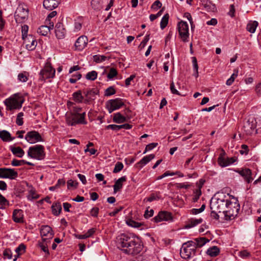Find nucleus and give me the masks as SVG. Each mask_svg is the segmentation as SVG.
Masks as SVG:
<instances>
[{
	"label": "nucleus",
	"mask_w": 261,
	"mask_h": 261,
	"mask_svg": "<svg viewBox=\"0 0 261 261\" xmlns=\"http://www.w3.org/2000/svg\"><path fill=\"white\" fill-rule=\"evenodd\" d=\"M117 246L126 254L136 255L142 250V245L139 239L131 234L120 235L118 238Z\"/></svg>",
	"instance_id": "1"
},
{
	"label": "nucleus",
	"mask_w": 261,
	"mask_h": 261,
	"mask_svg": "<svg viewBox=\"0 0 261 261\" xmlns=\"http://www.w3.org/2000/svg\"><path fill=\"white\" fill-rule=\"evenodd\" d=\"M228 194L226 196L223 193H217L214 198L212 199L210 204H212L213 209L218 210L220 213L222 212L225 217V211L228 202L227 198Z\"/></svg>",
	"instance_id": "2"
},
{
	"label": "nucleus",
	"mask_w": 261,
	"mask_h": 261,
	"mask_svg": "<svg viewBox=\"0 0 261 261\" xmlns=\"http://www.w3.org/2000/svg\"><path fill=\"white\" fill-rule=\"evenodd\" d=\"M233 201L228 199L226 210L225 211V220H230L233 219L239 213L240 210V204L238 200L233 198Z\"/></svg>",
	"instance_id": "3"
},
{
	"label": "nucleus",
	"mask_w": 261,
	"mask_h": 261,
	"mask_svg": "<svg viewBox=\"0 0 261 261\" xmlns=\"http://www.w3.org/2000/svg\"><path fill=\"white\" fill-rule=\"evenodd\" d=\"M28 155L38 160L44 159L45 156L44 146L41 145H36L29 147Z\"/></svg>",
	"instance_id": "4"
},
{
	"label": "nucleus",
	"mask_w": 261,
	"mask_h": 261,
	"mask_svg": "<svg viewBox=\"0 0 261 261\" xmlns=\"http://www.w3.org/2000/svg\"><path fill=\"white\" fill-rule=\"evenodd\" d=\"M192 243V242L189 241L182 244L180 251L182 258L189 259L195 255L196 250Z\"/></svg>",
	"instance_id": "5"
},
{
	"label": "nucleus",
	"mask_w": 261,
	"mask_h": 261,
	"mask_svg": "<svg viewBox=\"0 0 261 261\" xmlns=\"http://www.w3.org/2000/svg\"><path fill=\"white\" fill-rule=\"evenodd\" d=\"M86 113L81 114H72L66 116V122L69 126H74L77 124H86L85 121Z\"/></svg>",
	"instance_id": "6"
},
{
	"label": "nucleus",
	"mask_w": 261,
	"mask_h": 261,
	"mask_svg": "<svg viewBox=\"0 0 261 261\" xmlns=\"http://www.w3.org/2000/svg\"><path fill=\"white\" fill-rule=\"evenodd\" d=\"M55 74V69L51 66L50 64L46 63L39 73V80L44 82L46 79L53 78Z\"/></svg>",
	"instance_id": "7"
},
{
	"label": "nucleus",
	"mask_w": 261,
	"mask_h": 261,
	"mask_svg": "<svg viewBox=\"0 0 261 261\" xmlns=\"http://www.w3.org/2000/svg\"><path fill=\"white\" fill-rule=\"evenodd\" d=\"M177 28L181 39L184 42H187L189 37V25L187 22L181 21L178 23Z\"/></svg>",
	"instance_id": "8"
},
{
	"label": "nucleus",
	"mask_w": 261,
	"mask_h": 261,
	"mask_svg": "<svg viewBox=\"0 0 261 261\" xmlns=\"http://www.w3.org/2000/svg\"><path fill=\"white\" fill-rule=\"evenodd\" d=\"M29 10L22 7H18L14 14L15 20L17 23H22L28 17Z\"/></svg>",
	"instance_id": "9"
},
{
	"label": "nucleus",
	"mask_w": 261,
	"mask_h": 261,
	"mask_svg": "<svg viewBox=\"0 0 261 261\" xmlns=\"http://www.w3.org/2000/svg\"><path fill=\"white\" fill-rule=\"evenodd\" d=\"M23 100L19 101L15 96H11L6 99L4 103L7 106V110H11L13 109H19L21 108Z\"/></svg>",
	"instance_id": "10"
},
{
	"label": "nucleus",
	"mask_w": 261,
	"mask_h": 261,
	"mask_svg": "<svg viewBox=\"0 0 261 261\" xmlns=\"http://www.w3.org/2000/svg\"><path fill=\"white\" fill-rule=\"evenodd\" d=\"M106 105L109 113H111L114 111L118 110L123 106L124 103L122 99L117 98L109 100L107 102Z\"/></svg>",
	"instance_id": "11"
},
{
	"label": "nucleus",
	"mask_w": 261,
	"mask_h": 261,
	"mask_svg": "<svg viewBox=\"0 0 261 261\" xmlns=\"http://www.w3.org/2000/svg\"><path fill=\"white\" fill-rule=\"evenodd\" d=\"M18 177V172L14 169L0 168V178L14 179Z\"/></svg>",
	"instance_id": "12"
},
{
	"label": "nucleus",
	"mask_w": 261,
	"mask_h": 261,
	"mask_svg": "<svg viewBox=\"0 0 261 261\" xmlns=\"http://www.w3.org/2000/svg\"><path fill=\"white\" fill-rule=\"evenodd\" d=\"M40 234L42 240L44 242H49L54 236L52 228L48 225L42 226L40 230Z\"/></svg>",
	"instance_id": "13"
},
{
	"label": "nucleus",
	"mask_w": 261,
	"mask_h": 261,
	"mask_svg": "<svg viewBox=\"0 0 261 261\" xmlns=\"http://www.w3.org/2000/svg\"><path fill=\"white\" fill-rule=\"evenodd\" d=\"M25 139L27 142L31 144L43 141V139L40 134L35 130L28 132L25 136Z\"/></svg>",
	"instance_id": "14"
},
{
	"label": "nucleus",
	"mask_w": 261,
	"mask_h": 261,
	"mask_svg": "<svg viewBox=\"0 0 261 261\" xmlns=\"http://www.w3.org/2000/svg\"><path fill=\"white\" fill-rule=\"evenodd\" d=\"M153 220L156 223L163 221H172V217L171 213L167 211H161L153 218Z\"/></svg>",
	"instance_id": "15"
},
{
	"label": "nucleus",
	"mask_w": 261,
	"mask_h": 261,
	"mask_svg": "<svg viewBox=\"0 0 261 261\" xmlns=\"http://www.w3.org/2000/svg\"><path fill=\"white\" fill-rule=\"evenodd\" d=\"M255 128V124L253 121L247 120L244 124L243 129L247 135L250 136L253 134H256V130Z\"/></svg>",
	"instance_id": "16"
},
{
	"label": "nucleus",
	"mask_w": 261,
	"mask_h": 261,
	"mask_svg": "<svg viewBox=\"0 0 261 261\" xmlns=\"http://www.w3.org/2000/svg\"><path fill=\"white\" fill-rule=\"evenodd\" d=\"M235 171L242 176L244 178V180L247 183H250L253 180L252 177V172L251 170L248 168L242 169L241 170L238 169L235 170Z\"/></svg>",
	"instance_id": "17"
},
{
	"label": "nucleus",
	"mask_w": 261,
	"mask_h": 261,
	"mask_svg": "<svg viewBox=\"0 0 261 261\" xmlns=\"http://www.w3.org/2000/svg\"><path fill=\"white\" fill-rule=\"evenodd\" d=\"M23 40V43L25 45L26 48L29 50H33L35 49L37 42L32 35H29L25 37Z\"/></svg>",
	"instance_id": "18"
},
{
	"label": "nucleus",
	"mask_w": 261,
	"mask_h": 261,
	"mask_svg": "<svg viewBox=\"0 0 261 261\" xmlns=\"http://www.w3.org/2000/svg\"><path fill=\"white\" fill-rule=\"evenodd\" d=\"M236 160L234 158H227L223 157L222 155H220L218 158V164L221 167H225L231 164H232L236 162Z\"/></svg>",
	"instance_id": "19"
},
{
	"label": "nucleus",
	"mask_w": 261,
	"mask_h": 261,
	"mask_svg": "<svg viewBox=\"0 0 261 261\" xmlns=\"http://www.w3.org/2000/svg\"><path fill=\"white\" fill-rule=\"evenodd\" d=\"M88 43V38L85 36H81L78 38L75 42L74 46L76 50H82L85 48Z\"/></svg>",
	"instance_id": "20"
},
{
	"label": "nucleus",
	"mask_w": 261,
	"mask_h": 261,
	"mask_svg": "<svg viewBox=\"0 0 261 261\" xmlns=\"http://www.w3.org/2000/svg\"><path fill=\"white\" fill-rule=\"evenodd\" d=\"M66 30L61 22H58L55 26V34L57 38L59 39L64 38L66 35Z\"/></svg>",
	"instance_id": "21"
},
{
	"label": "nucleus",
	"mask_w": 261,
	"mask_h": 261,
	"mask_svg": "<svg viewBox=\"0 0 261 261\" xmlns=\"http://www.w3.org/2000/svg\"><path fill=\"white\" fill-rule=\"evenodd\" d=\"M47 25L40 26L38 29L37 32L42 36H46L50 32V30L54 28V22H49L46 23Z\"/></svg>",
	"instance_id": "22"
},
{
	"label": "nucleus",
	"mask_w": 261,
	"mask_h": 261,
	"mask_svg": "<svg viewBox=\"0 0 261 261\" xmlns=\"http://www.w3.org/2000/svg\"><path fill=\"white\" fill-rule=\"evenodd\" d=\"M60 2L58 0H44L43 3L44 7L49 10L58 7Z\"/></svg>",
	"instance_id": "23"
},
{
	"label": "nucleus",
	"mask_w": 261,
	"mask_h": 261,
	"mask_svg": "<svg viewBox=\"0 0 261 261\" xmlns=\"http://www.w3.org/2000/svg\"><path fill=\"white\" fill-rule=\"evenodd\" d=\"M12 218L16 223H22L23 222V214L21 210H14L13 212Z\"/></svg>",
	"instance_id": "24"
},
{
	"label": "nucleus",
	"mask_w": 261,
	"mask_h": 261,
	"mask_svg": "<svg viewBox=\"0 0 261 261\" xmlns=\"http://www.w3.org/2000/svg\"><path fill=\"white\" fill-rule=\"evenodd\" d=\"M192 242L193 245L195 247L196 249L197 248H200L204 246L206 243L209 242V240L205 237H201L195 239Z\"/></svg>",
	"instance_id": "25"
},
{
	"label": "nucleus",
	"mask_w": 261,
	"mask_h": 261,
	"mask_svg": "<svg viewBox=\"0 0 261 261\" xmlns=\"http://www.w3.org/2000/svg\"><path fill=\"white\" fill-rule=\"evenodd\" d=\"M99 93L98 90L96 89H86L83 90V94L85 96L91 100L95 99L96 95Z\"/></svg>",
	"instance_id": "26"
},
{
	"label": "nucleus",
	"mask_w": 261,
	"mask_h": 261,
	"mask_svg": "<svg viewBox=\"0 0 261 261\" xmlns=\"http://www.w3.org/2000/svg\"><path fill=\"white\" fill-rule=\"evenodd\" d=\"M155 157L154 154H151L148 155L144 156L139 162L136 164L137 167L140 168L146 165L151 160H152Z\"/></svg>",
	"instance_id": "27"
},
{
	"label": "nucleus",
	"mask_w": 261,
	"mask_h": 261,
	"mask_svg": "<svg viewBox=\"0 0 261 261\" xmlns=\"http://www.w3.org/2000/svg\"><path fill=\"white\" fill-rule=\"evenodd\" d=\"M202 5L205 9L208 12H215L217 10L214 4L208 0H202Z\"/></svg>",
	"instance_id": "28"
},
{
	"label": "nucleus",
	"mask_w": 261,
	"mask_h": 261,
	"mask_svg": "<svg viewBox=\"0 0 261 261\" xmlns=\"http://www.w3.org/2000/svg\"><path fill=\"white\" fill-rule=\"evenodd\" d=\"M126 180V176H124L119 178L116 181L114 185L113 186L114 193H116L122 188L123 185L122 182L125 181Z\"/></svg>",
	"instance_id": "29"
},
{
	"label": "nucleus",
	"mask_w": 261,
	"mask_h": 261,
	"mask_svg": "<svg viewBox=\"0 0 261 261\" xmlns=\"http://www.w3.org/2000/svg\"><path fill=\"white\" fill-rule=\"evenodd\" d=\"M0 138L4 142L12 141L14 138L11 137V134L6 130H0Z\"/></svg>",
	"instance_id": "30"
},
{
	"label": "nucleus",
	"mask_w": 261,
	"mask_h": 261,
	"mask_svg": "<svg viewBox=\"0 0 261 261\" xmlns=\"http://www.w3.org/2000/svg\"><path fill=\"white\" fill-rule=\"evenodd\" d=\"M206 254L211 257L217 256L220 253V249L216 246H214L210 247L206 252Z\"/></svg>",
	"instance_id": "31"
},
{
	"label": "nucleus",
	"mask_w": 261,
	"mask_h": 261,
	"mask_svg": "<svg viewBox=\"0 0 261 261\" xmlns=\"http://www.w3.org/2000/svg\"><path fill=\"white\" fill-rule=\"evenodd\" d=\"M52 213L55 216H58L61 212L62 206L60 202L54 203L51 206Z\"/></svg>",
	"instance_id": "32"
},
{
	"label": "nucleus",
	"mask_w": 261,
	"mask_h": 261,
	"mask_svg": "<svg viewBox=\"0 0 261 261\" xmlns=\"http://www.w3.org/2000/svg\"><path fill=\"white\" fill-rule=\"evenodd\" d=\"M258 24L256 21H250L247 25L246 30L251 33H254Z\"/></svg>",
	"instance_id": "33"
},
{
	"label": "nucleus",
	"mask_w": 261,
	"mask_h": 261,
	"mask_svg": "<svg viewBox=\"0 0 261 261\" xmlns=\"http://www.w3.org/2000/svg\"><path fill=\"white\" fill-rule=\"evenodd\" d=\"M113 122L117 123H121L126 121V118L122 116L120 113H117L114 114L113 118Z\"/></svg>",
	"instance_id": "34"
},
{
	"label": "nucleus",
	"mask_w": 261,
	"mask_h": 261,
	"mask_svg": "<svg viewBox=\"0 0 261 261\" xmlns=\"http://www.w3.org/2000/svg\"><path fill=\"white\" fill-rule=\"evenodd\" d=\"M10 149L13 154L16 155L18 158H22L24 154V151L20 147H11Z\"/></svg>",
	"instance_id": "35"
},
{
	"label": "nucleus",
	"mask_w": 261,
	"mask_h": 261,
	"mask_svg": "<svg viewBox=\"0 0 261 261\" xmlns=\"http://www.w3.org/2000/svg\"><path fill=\"white\" fill-rule=\"evenodd\" d=\"M25 246L23 244H20L15 249V252L17 253V255L14 256V258L13 259V261H16L17 258L22 253H24L25 250Z\"/></svg>",
	"instance_id": "36"
},
{
	"label": "nucleus",
	"mask_w": 261,
	"mask_h": 261,
	"mask_svg": "<svg viewBox=\"0 0 261 261\" xmlns=\"http://www.w3.org/2000/svg\"><path fill=\"white\" fill-rule=\"evenodd\" d=\"M73 100L78 102L81 103L84 99V96L82 95V93L81 90L75 92L72 94Z\"/></svg>",
	"instance_id": "37"
},
{
	"label": "nucleus",
	"mask_w": 261,
	"mask_h": 261,
	"mask_svg": "<svg viewBox=\"0 0 261 261\" xmlns=\"http://www.w3.org/2000/svg\"><path fill=\"white\" fill-rule=\"evenodd\" d=\"M65 184V180L64 179H59L57 183L54 186L50 187L49 190L51 191H53L62 186H64Z\"/></svg>",
	"instance_id": "38"
},
{
	"label": "nucleus",
	"mask_w": 261,
	"mask_h": 261,
	"mask_svg": "<svg viewBox=\"0 0 261 261\" xmlns=\"http://www.w3.org/2000/svg\"><path fill=\"white\" fill-rule=\"evenodd\" d=\"M169 16L168 13L165 14L162 17L161 21L160 22L161 28L164 29L168 24Z\"/></svg>",
	"instance_id": "39"
},
{
	"label": "nucleus",
	"mask_w": 261,
	"mask_h": 261,
	"mask_svg": "<svg viewBox=\"0 0 261 261\" xmlns=\"http://www.w3.org/2000/svg\"><path fill=\"white\" fill-rule=\"evenodd\" d=\"M126 224L131 227L135 228H139L141 226L143 225L142 223L136 222L132 219H128L126 221Z\"/></svg>",
	"instance_id": "40"
},
{
	"label": "nucleus",
	"mask_w": 261,
	"mask_h": 261,
	"mask_svg": "<svg viewBox=\"0 0 261 261\" xmlns=\"http://www.w3.org/2000/svg\"><path fill=\"white\" fill-rule=\"evenodd\" d=\"M210 208L211 210V217L216 220H218L219 219V213H221L218 210H215L213 209L212 205L210 204Z\"/></svg>",
	"instance_id": "41"
},
{
	"label": "nucleus",
	"mask_w": 261,
	"mask_h": 261,
	"mask_svg": "<svg viewBox=\"0 0 261 261\" xmlns=\"http://www.w3.org/2000/svg\"><path fill=\"white\" fill-rule=\"evenodd\" d=\"M97 76V72L93 70L88 72L86 75V78L88 80L94 81L96 79Z\"/></svg>",
	"instance_id": "42"
},
{
	"label": "nucleus",
	"mask_w": 261,
	"mask_h": 261,
	"mask_svg": "<svg viewBox=\"0 0 261 261\" xmlns=\"http://www.w3.org/2000/svg\"><path fill=\"white\" fill-rule=\"evenodd\" d=\"M202 222V219H191L190 223L188 225L189 227H192L196 226L197 224H200Z\"/></svg>",
	"instance_id": "43"
},
{
	"label": "nucleus",
	"mask_w": 261,
	"mask_h": 261,
	"mask_svg": "<svg viewBox=\"0 0 261 261\" xmlns=\"http://www.w3.org/2000/svg\"><path fill=\"white\" fill-rule=\"evenodd\" d=\"M192 63L193 64V69L195 71V73L194 74V75L195 77H197L198 76V65L197 64V60L195 57L192 58Z\"/></svg>",
	"instance_id": "44"
},
{
	"label": "nucleus",
	"mask_w": 261,
	"mask_h": 261,
	"mask_svg": "<svg viewBox=\"0 0 261 261\" xmlns=\"http://www.w3.org/2000/svg\"><path fill=\"white\" fill-rule=\"evenodd\" d=\"M9 204V201L0 194V208L4 209L6 205Z\"/></svg>",
	"instance_id": "45"
},
{
	"label": "nucleus",
	"mask_w": 261,
	"mask_h": 261,
	"mask_svg": "<svg viewBox=\"0 0 261 261\" xmlns=\"http://www.w3.org/2000/svg\"><path fill=\"white\" fill-rule=\"evenodd\" d=\"M115 89L114 88L113 86H110L105 90V96H110L111 95L115 94Z\"/></svg>",
	"instance_id": "46"
},
{
	"label": "nucleus",
	"mask_w": 261,
	"mask_h": 261,
	"mask_svg": "<svg viewBox=\"0 0 261 261\" xmlns=\"http://www.w3.org/2000/svg\"><path fill=\"white\" fill-rule=\"evenodd\" d=\"M161 196L159 194L155 195L154 193H152L149 197L145 198L144 201L146 200L148 202H152L153 200H159Z\"/></svg>",
	"instance_id": "47"
},
{
	"label": "nucleus",
	"mask_w": 261,
	"mask_h": 261,
	"mask_svg": "<svg viewBox=\"0 0 261 261\" xmlns=\"http://www.w3.org/2000/svg\"><path fill=\"white\" fill-rule=\"evenodd\" d=\"M23 113L22 112H20L17 114L16 123L19 126L22 125L23 123Z\"/></svg>",
	"instance_id": "48"
},
{
	"label": "nucleus",
	"mask_w": 261,
	"mask_h": 261,
	"mask_svg": "<svg viewBox=\"0 0 261 261\" xmlns=\"http://www.w3.org/2000/svg\"><path fill=\"white\" fill-rule=\"evenodd\" d=\"M123 168V165L121 162H118L116 163L115 166V168L113 170V173H116L120 172Z\"/></svg>",
	"instance_id": "49"
},
{
	"label": "nucleus",
	"mask_w": 261,
	"mask_h": 261,
	"mask_svg": "<svg viewBox=\"0 0 261 261\" xmlns=\"http://www.w3.org/2000/svg\"><path fill=\"white\" fill-rule=\"evenodd\" d=\"M82 77V74L80 73H76V74H74L72 75V77L69 79V82L74 84L76 82V81L80 80Z\"/></svg>",
	"instance_id": "50"
},
{
	"label": "nucleus",
	"mask_w": 261,
	"mask_h": 261,
	"mask_svg": "<svg viewBox=\"0 0 261 261\" xmlns=\"http://www.w3.org/2000/svg\"><path fill=\"white\" fill-rule=\"evenodd\" d=\"M117 75V71L116 69L111 68L107 75V77L109 79H112L114 77Z\"/></svg>",
	"instance_id": "51"
},
{
	"label": "nucleus",
	"mask_w": 261,
	"mask_h": 261,
	"mask_svg": "<svg viewBox=\"0 0 261 261\" xmlns=\"http://www.w3.org/2000/svg\"><path fill=\"white\" fill-rule=\"evenodd\" d=\"M29 27L27 25H23L21 27V33L22 39H25V37H28L27 34L28 32Z\"/></svg>",
	"instance_id": "52"
},
{
	"label": "nucleus",
	"mask_w": 261,
	"mask_h": 261,
	"mask_svg": "<svg viewBox=\"0 0 261 261\" xmlns=\"http://www.w3.org/2000/svg\"><path fill=\"white\" fill-rule=\"evenodd\" d=\"M47 243L48 242H44L42 241V242L39 243V245L43 251L49 254V251L47 246Z\"/></svg>",
	"instance_id": "53"
},
{
	"label": "nucleus",
	"mask_w": 261,
	"mask_h": 261,
	"mask_svg": "<svg viewBox=\"0 0 261 261\" xmlns=\"http://www.w3.org/2000/svg\"><path fill=\"white\" fill-rule=\"evenodd\" d=\"M157 143H151L146 145L145 150L143 152V154H145L147 152V151L151 150L153 149L154 148L157 146Z\"/></svg>",
	"instance_id": "54"
},
{
	"label": "nucleus",
	"mask_w": 261,
	"mask_h": 261,
	"mask_svg": "<svg viewBox=\"0 0 261 261\" xmlns=\"http://www.w3.org/2000/svg\"><path fill=\"white\" fill-rule=\"evenodd\" d=\"M3 255L5 258L11 259L12 253L10 249H6L3 252Z\"/></svg>",
	"instance_id": "55"
},
{
	"label": "nucleus",
	"mask_w": 261,
	"mask_h": 261,
	"mask_svg": "<svg viewBox=\"0 0 261 261\" xmlns=\"http://www.w3.org/2000/svg\"><path fill=\"white\" fill-rule=\"evenodd\" d=\"M107 129H112L113 130L118 131L122 128L121 125L110 124L106 126Z\"/></svg>",
	"instance_id": "56"
},
{
	"label": "nucleus",
	"mask_w": 261,
	"mask_h": 261,
	"mask_svg": "<svg viewBox=\"0 0 261 261\" xmlns=\"http://www.w3.org/2000/svg\"><path fill=\"white\" fill-rule=\"evenodd\" d=\"M18 79L21 82H25L28 81V77L25 72L19 73L18 75Z\"/></svg>",
	"instance_id": "57"
},
{
	"label": "nucleus",
	"mask_w": 261,
	"mask_h": 261,
	"mask_svg": "<svg viewBox=\"0 0 261 261\" xmlns=\"http://www.w3.org/2000/svg\"><path fill=\"white\" fill-rule=\"evenodd\" d=\"M107 57L105 56L95 55L93 56L94 61L96 62H101L106 60Z\"/></svg>",
	"instance_id": "58"
},
{
	"label": "nucleus",
	"mask_w": 261,
	"mask_h": 261,
	"mask_svg": "<svg viewBox=\"0 0 261 261\" xmlns=\"http://www.w3.org/2000/svg\"><path fill=\"white\" fill-rule=\"evenodd\" d=\"M249 151L248 147L247 145L243 144L241 145V149L240 152L241 154H247Z\"/></svg>",
	"instance_id": "59"
},
{
	"label": "nucleus",
	"mask_w": 261,
	"mask_h": 261,
	"mask_svg": "<svg viewBox=\"0 0 261 261\" xmlns=\"http://www.w3.org/2000/svg\"><path fill=\"white\" fill-rule=\"evenodd\" d=\"M239 256L243 258H246L250 256V253L244 250L239 252Z\"/></svg>",
	"instance_id": "60"
},
{
	"label": "nucleus",
	"mask_w": 261,
	"mask_h": 261,
	"mask_svg": "<svg viewBox=\"0 0 261 261\" xmlns=\"http://www.w3.org/2000/svg\"><path fill=\"white\" fill-rule=\"evenodd\" d=\"M99 212V208L97 207H93L90 211V215L93 217H97Z\"/></svg>",
	"instance_id": "61"
},
{
	"label": "nucleus",
	"mask_w": 261,
	"mask_h": 261,
	"mask_svg": "<svg viewBox=\"0 0 261 261\" xmlns=\"http://www.w3.org/2000/svg\"><path fill=\"white\" fill-rule=\"evenodd\" d=\"M174 175V172H171L170 171H166L162 175H160L157 177L158 180L161 179L165 177L168 176H173Z\"/></svg>",
	"instance_id": "62"
},
{
	"label": "nucleus",
	"mask_w": 261,
	"mask_h": 261,
	"mask_svg": "<svg viewBox=\"0 0 261 261\" xmlns=\"http://www.w3.org/2000/svg\"><path fill=\"white\" fill-rule=\"evenodd\" d=\"M184 17L187 18L188 19V20L189 21V22L191 24V29H192L194 27V25L193 23V21L192 20V18L191 16V15L190 14V13H189L188 12H186L184 14Z\"/></svg>",
	"instance_id": "63"
},
{
	"label": "nucleus",
	"mask_w": 261,
	"mask_h": 261,
	"mask_svg": "<svg viewBox=\"0 0 261 261\" xmlns=\"http://www.w3.org/2000/svg\"><path fill=\"white\" fill-rule=\"evenodd\" d=\"M78 185V182L75 181H73L72 179L68 180L67 181V188L69 189L70 187L76 188Z\"/></svg>",
	"instance_id": "64"
}]
</instances>
